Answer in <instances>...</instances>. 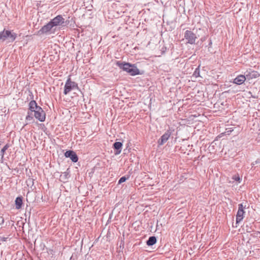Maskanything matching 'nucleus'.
<instances>
[{"label":"nucleus","instance_id":"1","mask_svg":"<svg viewBox=\"0 0 260 260\" xmlns=\"http://www.w3.org/2000/svg\"><path fill=\"white\" fill-rule=\"evenodd\" d=\"M116 64L120 69L126 72L131 76L142 74L135 64H131L129 62H121L120 61H117Z\"/></svg>","mask_w":260,"mask_h":260},{"label":"nucleus","instance_id":"2","mask_svg":"<svg viewBox=\"0 0 260 260\" xmlns=\"http://www.w3.org/2000/svg\"><path fill=\"white\" fill-rule=\"evenodd\" d=\"M78 84L75 82L72 81L70 78H68L66 82L64 87L63 93L65 95L68 94L72 90L78 89Z\"/></svg>","mask_w":260,"mask_h":260},{"label":"nucleus","instance_id":"3","mask_svg":"<svg viewBox=\"0 0 260 260\" xmlns=\"http://www.w3.org/2000/svg\"><path fill=\"white\" fill-rule=\"evenodd\" d=\"M184 37L187 41V43L191 45L195 44L198 38L196 34L189 30H186L184 32Z\"/></svg>","mask_w":260,"mask_h":260},{"label":"nucleus","instance_id":"4","mask_svg":"<svg viewBox=\"0 0 260 260\" xmlns=\"http://www.w3.org/2000/svg\"><path fill=\"white\" fill-rule=\"evenodd\" d=\"M53 29V26L51 24L50 22H49L47 24L43 26L38 31L37 34L39 35H41L43 34H46L48 32L52 33L54 32V30Z\"/></svg>","mask_w":260,"mask_h":260},{"label":"nucleus","instance_id":"5","mask_svg":"<svg viewBox=\"0 0 260 260\" xmlns=\"http://www.w3.org/2000/svg\"><path fill=\"white\" fill-rule=\"evenodd\" d=\"M34 112V116L35 118L38 119L40 121H44L46 118V114L41 107L38 108Z\"/></svg>","mask_w":260,"mask_h":260},{"label":"nucleus","instance_id":"6","mask_svg":"<svg viewBox=\"0 0 260 260\" xmlns=\"http://www.w3.org/2000/svg\"><path fill=\"white\" fill-rule=\"evenodd\" d=\"M49 22L54 27V26L63 25L64 23V19L61 15H59L51 19Z\"/></svg>","mask_w":260,"mask_h":260},{"label":"nucleus","instance_id":"7","mask_svg":"<svg viewBox=\"0 0 260 260\" xmlns=\"http://www.w3.org/2000/svg\"><path fill=\"white\" fill-rule=\"evenodd\" d=\"M244 208L242 204L238 205V210L236 216V223H238L243 219L244 214L245 213L244 211Z\"/></svg>","mask_w":260,"mask_h":260},{"label":"nucleus","instance_id":"8","mask_svg":"<svg viewBox=\"0 0 260 260\" xmlns=\"http://www.w3.org/2000/svg\"><path fill=\"white\" fill-rule=\"evenodd\" d=\"M64 155L66 157H69L74 162H76L78 160V157L76 153L72 150L67 151Z\"/></svg>","mask_w":260,"mask_h":260},{"label":"nucleus","instance_id":"9","mask_svg":"<svg viewBox=\"0 0 260 260\" xmlns=\"http://www.w3.org/2000/svg\"><path fill=\"white\" fill-rule=\"evenodd\" d=\"M171 135V132L170 131H167L158 140V145H162L169 139Z\"/></svg>","mask_w":260,"mask_h":260},{"label":"nucleus","instance_id":"10","mask_svg":"<svg viewBox=\"0 0 260 260\" xmlns=\"http://www.w3.org/2000/svg\"><path fill=\"white\" fill-rule=\"evenodd\" d=\"M244 76H246L247 79L249 80L250 79L257 78L258 76V74L257 72L254 71H247L245 73Z\"/></svg>","mask_w":260,"mask_h":260},{"label":"nucleus","instance_id":"11","mask_svg":"<svg viewBox=\"0 0 260 260\" xmlns=\"http://www.w3.org/2000/svg\"><path fill=\"white\" fill-rule=\"evenodd\" d=\"M246 79V77L245 76L240 75L234 79L233 83L237 85H241L244 82Z\"/></svg>","mask_w":260,"mask_h":260},{"label":"nucleus","instance_id":"12","mask_svg":"<svg viewBox=\"0 0 260 260\" xmlns=\"http://www.w3.org/2000/svg\"><path fill=\"white\" fill-rule=\"evenodd\" d=\"M122 143L120 142H116L113 144V147L116 151L115 154H119L121 151Z\"/></svg>","mask_w":260,"mask_h":260},{"label":"nucleus","instance_id":"13","mask_svg":"<svg viewBox=\"0 0 260 260\" xmlns=\"http://www.w3.org/2000/svg\"><path fill=\"white\" fill-rule=\"evenodd\" d=\"M40 107L38 106L36 102L34 100H32L30 102L29 104V109L31 111V112L35 111L38 108Z\"/></svg>","mask_w":260,"mask_h":260},{"label":"nucleus","instance_id":"14","mask_svg":"<svg viewBox=\"0 0 260 260\" xmlns=\"http://www.w3.org/2000/svg\"><path fill=\"white\" fill-rule=\"evenodd\" d=\"M16 209H19L21 208L22 205V197H18L16 198L15 201Z\"/></svg>","mask_w":260,"mask_h":260},{"label":"nucleus","instance_id":"15","mask_svg":"<svg viewBox=\"0 0 260 260\" xmlns=\"http://www.w3.org/2000/svg\"><path fill=\"white\" fill-rule=\"evenodd\" d=\"M10 33V30H5L0 32V40L2 41H5L8 36L9 34Z\"/></svg>","mask_w":260,"mask_h":260},{"label":"nucleus","instance_id":"16","mask_svg":"<svg viewBox=\"0 0 260 260\" xmlns=\"http://www.w3.org/2000/svg\"><path fill=\"white\" fill-rule=\"evenodd\" d=\"M156 238L155 236H151L146 241V244L148 246H152L156 243Z\"/></svg>","mask_w":260,"mask_h":260},{"label":"nucleus","instance_id":"17","mask_svg":"<svg viewBox=\"0 0 260 260\" xmlns=\"http://www.w3.org/2000/svg\"><path fill=\"white\" fill-rule=\"evenodd\" d=\"M17 34L14 32H12L10 31V33L8 35L7 39H9V42H13L16 38Z\"/></svg>","mask_w":260,"mask_h":260},{"label":"nucleus","instance_id":"18","mask_svg":"<svg viewBox=\"0 0 260 260\" xmlns=\"http://www.w3.org/2000/svg\"><path fill=\"white\" fill-rule=\"evenodd\" d=\"M9 147H10V144H7L4 146V147L1 150V153L2 154V158H3L4 155V153L9 148Z\"/></svg>","mask_w":260,"mask_h":260},{"label":"nucleus","instance_id":"19","mask_svg":"<svg viewBox=\"0 0 260 260\" xmlns=\"http://www.w3.org/2000/svg\"><path fill=\"white\" fill-rule=\"evenodd\" d=\"M32 112H31L30 113H29V112L28 113V115L26 116V120H27V121H31V120H32L34 119V117L32 115Z\"/></svg>","mask_w":260,"mask_h":260},{"label":"nucleus","instance_id":"20","mask_svg":"<svg viewBox=\"0 0 260 260\" xmlns=\"http://www.w3.org/2000/svg\"><path fill=\"white\" fill-rule=\"evenodd\" d=\"M128 178V177H126L125 176H123L120 178V179L118 181V183L121 184L123 182H124Z\"/></svg>","mask_w":260,"mask_h":260},{"label":"nucleus","instance_id":"21","mask_svg":"<svg viewBox=\"0 0 260 260\" xmlns=\"http://www.w3.org/2000/svg\"><path fill=\"white\" fill-rule=\"evenodd\" d=\"M232 178L235 181L240 182V178L238 174L234 175Z\"/></svg>","mask_w":260,"mask_h":260},{"label":"nucleus","instance_id":"22","mask_svg":"<svg viewBox=\"0 0 260 260\" xmlns=\"http://www.w3.org/2000/svg\"><path fill=\"white\" fill-rule=\"evenodd\" d=\"M200 71L199 69H196L195 71L193 73V75H194L196 77H199L200 76Z\"/></svg>","mask_w":260,"mask_h":260},{"label":"nucleus","instance_id":"23","mask_svg":"<svg viewBox=\"0 0 260 260\" xmlns=\"http://www.w3.org/2000/svg\"><path fill=\"white\" fill-rule=\"evenodd\" d=\"M260 164V159H257L255 161L251 163L252 167H253L254 165Z\"/></svg>","mask_w":260,"mask_h":260},{"label":"nucleus","instance_id":"24","mask_svg":"<svg viewBox=\"0 0 260 260\" xmlns=\"http://www.w3.org/2000/svg\"><path fill=\"white\" fill-rule=\"evenodd\" d=\"M8 238L5 237H0V241H6Z\"/></svg>","mask_w":260,"mask_h":260},{"label":"nucleus","instance_id":"25","mask_svg":"<svg viewBox=\"0 0 260 260\" xmlns=\"http://www.w3.org/2000/svg\"><path fill=\"white\" fill-rule=\"evenodd\" d=\"M4 218L2 216H0V224H3L4 223Z\"/></svg>","mask_w":260,"mask_h":260},{"label":"nucleus","instance_id":"26","mask_svg":"<svg viewBox=\"0 0 260 260\" xmlns=\"http://www.w3.org/2000/svg\"><path fill=\"white\" fill-rule=\"evenodd\" d=\"M64 175L65 176H67L68 175V174L66 172H64Z\"/></svg>","mask_w":260,"mask_h":260},{"label":"nucleus","instance_id":"27","mask_svg":"<svg viewBox=\"0 0 260 260\" xmlns=\"http://www.w3.org/2000/svg\"><path fill=\"white\" fill-rule=\"evenodd\" d=\"M259 167H260V164H259Z\"/></svg>","mask_w":260,"mask_h":260}]
</instances>
